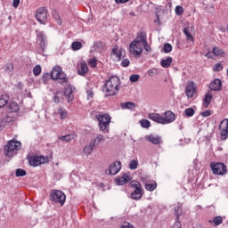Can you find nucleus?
I'll return each instance as SVG.
<instances>
[{
    "label": "nucleus",
    "instance_id": "nucleus-49",
    "mask_svg": "<svg viewBox=\"0 0 228 228\" xmlns=\"http://www.w3.org/2000/svg\"><path fill=\"white\" fill-rule=\"evenodd\" d=\"M93 140H96V145H98L99 142H104V140H106V138L104 137V135L100 134L95 139H93Z\"/></svg>",
    "mask_w": 228,
    "mask_h": 228
},
{
    "label": "nucleus",
    "instance_id": "nucleus-40",
    "mask_svg": "<svg viewBox=\"0 0 228 228\" xmlns=\"http://www.w3.org/2000/svg\"><path fill=\"white\" fill-rule=\"evenodd\" d=\"M4 72H7L10 74L13 70V64L12 63H7L4 66Z\"/></svg>",
    "mask_w": 228,
    "mask_h": 228
},
{
    "label": "nucleus",
    "instance_id": "nucleus-12",
    "mask_svg": "<svg viewBox=\"0 0 228 228\" xmlns=\"http://www.w3.org/2000/svg\"><path fill=\"white\" fill-rule=\"evenodd\" d=\"M111 54H112V58L116 61H120V60H122V58H124L126 56V50H124V48L118 49V46H115L112 49Z\"/></svg>",
    "mask_w": 228,
    "mask_h": 228
},
{
    "label": "nucleus",
    "instance_id": "nucleus-19",
    "mask_svg": "<svg viewBox=\"0 0 228 228\" xmlns=\"http://www.w3.org/2000/svg\"><path fill=\"white\" fill-rule=\"evenodd\" d=\"M96 145L97 140H92L88 145L84 147V154H86V156H90L94 152V149H95Z\"/></svg>",
    "mask_w": 228,
    "mask_h": 228
},
{
    "label": "nucleus",
    "instance_id": "nucleus-56",
    "mask_svg": "<svg viewBox=\"0 0 228 228\" xmlns=\"http://www.w3.org/2000/svg\"><path fill=\"white\" fill-rule=\"evenodd\" d=\"M144 47V50L146 51V53H151V45H149V43H146L142 45Z\"/></svg>",
    "mask_w": 228,
    "mask_h": 228
},
{
    "label": "nucleus",
    "instance_id": "nucleus-50",
    "mask_svg": "<svg viewBox=\"0 0 228 228\" xmlns=\"http://www.w3.org/2000/svg\"><path fill=\"white\" fill-rule=\"evenodd\" d=\"M140 79V75H132L130 76L131 83H136Z\"/></svg>",
    "mask_w": 228,
    "mask_h": 228
},
{
    "label": "nucleus",
    "instance_id": "nucleus-61",
    "mask_svg": "<svg viewBox=\"0 0 228 228\" xmlns=\"http://www.w3.org/2000/svg\"><path fill=\"white\" fill-rule=\"evenodd\" d=\"M129 0H115V3H117V4H124V3H127Z\"/></svg>",
    "mask_w": 228,
    "mask_h": 228
},
{
    "label": "nucleus",
    "instance_id": "nucleus-6",
    "mask_svg": "<svg viewBox=\"0 0 228 228\" xmlns=\"http://www.w3.org/2000/svg\"><path fill=\"white\" fill-rule=\"evenodd\" d=\"M210 168L216 175H225L227 174V166L222 162H212Z\"/></svg>",
    "mask_w": 228,
    "mask_h": 228
},
{
    "label": "nucleus",
    "instance_id": "nucleus-10",
    "mask_svg": "<svg viewBox=\"0 0 228 228\" xmlns=\"http://www.w3.org/2000/svg\"><path fill=\"white\" fill-rule=\"evenodd\" d=\"M219 131L221 140H227L228 138V119H223L219 124Z\"/></svg>",
    "mask_w": 228,
    "mask_h": 228
},
{
    "label": "nucleus",
    "instance_id": "nucleus-47",
    "mask_svg": "<svg viewBox=\"0 0 228 228\" xmlns=\"http://www.w3.org/2000/svg\"><path fill=\"white\" fill-rule=\"evenodd\" d=\"M163 51L166 53H172V45L170 44H165L163 46Z\"/></svg>",
    "mask_w": 228,
    "mask_h": 228
},
{
    "label": "nucleus",
    "instance_id": "nucleus-18",
    "mask_svg": "<svg viewBox=\"0 0 228 228\" xmlns=\"http://www.w3.org/2000/svg\"><path fill=\"white\" fill-rule=\"evenodd\" d=\"M74 90L76 88L72 85H69L64 90V95L67 98L68 102L74 101Z\"/></svg>",
    "mask_w": 228,
    "mask_h": 228
},
{
    "label": "nucleus",
    "instance_id": "nucleus-43",
    "mask_svg": "<svg viewBox=\"0 0 228 228\" xmlns=\"http://www.w3.org/2000/svg\"><path fill=\"white\" fill-rule=\"evenodd\" d=\"M15 175L16 177H24V175H26V170L22 168H18L16 169Z\"/></svg>",
    "mask_w": 228,
    "mask_h": 228
},
{
    "label": "nucleus",
    "instance_id": "nucleus-54",
    "mask_svg": "<svg viewBox=\"0 0 228 228\" xmlns=\"http://www.w3.org/2000/svg\"><path fill=\"white\" fill-rule=\"evenodd\" d=\"M205 56H206V58L213 60V58H215L214 56H216V55H215V53H213V50H212V52H208Z\"/></svg>",
    "mask_w": 228,
    "mask_h": 228
},
{
    "label": "nucleus",
    "instance_id": "nucleus-35",
    "mask_svg": "<svg viewBox=\"0 0 228 228\" xmlns=\"http://www.w3.org/2000/svg\"><path fill=\"white\" fill-rule=\"evenodd\" d=\"M8 104V96L2 94L0 96V108H4Z\"/></svg>",
    "mask_w": 228,
    "mask_h": 228
},
{
    "label": "nucleus",
    "instance_id": "nucleus-51",
    "mask_svg": "<svg viewBox=\"0 0 228 228\" xmlns=\"http://www.w3.org/2000/svg\"><path fill=\"white\" fill-rule=\"evenodd\" d=\"M90 67L95 68L97 67V59H91L88 61Z\"/></svg>",
    "mask_w": 228,
    "mask_h": 228
},
{
    "label": "nucleus",
    "instance_id": "nucleus-41",
    "mask_svg": "<svg viewBox=\"0 0 228 228\" xmlns=\"http://www.w3.org/2000/svg\"><path fill=\"white\" fill-rule=\"evenodd\" d=\"M41 72H42V67H40V65H36L33 69L34 76H40Z\"/></svg>",
    "mask_w": 228,
    "mask_h": 228
},
{
    "label": "nucleus",
    "instance_id": "nucleus-53",
    "mask_svg": "<svg viewBox=\"0 0 228 228\" xmlns=\"http://www.w3.org/2000/svg\"><path fill=\"white\" fill-rule=\"evenodd\" d=\"M156 74H158V69H151L148 71V76H151V77L156 76Z\"/></svg>",
    "mask_w": 228,
    "mask_h": 228
},
{
    "label": "nucleus",
    "instance_id": "nucleus-57",
    "mask_svg": "<svg viewBox=\"0 0 228 228\" xmlns=\"http://www.w3.org/2000/svg\"><path fill=\"white\" fill-rule=\"evenodd\" d=\"M19 4H20V0H13L12 1L13 8H19Z\"/></svg>",
    "mask_w": 228,
    "mask_h": 228
},
{
    "label": "nucleus",
    "instance_id": "nucleus-1",
    "mask_svg": "<svg viewBox=\"0 0 228 228\" xmlns=\"http://www.w3.org/2000/svg\"><path fill=\"white\" fill-rule=\"evenodd\" d=\"M103 92L106 97L117 95L120 92V78L117 76H112L103 85Z\"/></svg>",
    "mask_w": 228,
    "mask_h": 228
},
{
    "label": "nucleus",
    "instance_id": "nucleus-7",
    "mask_svg": "<svg viewBox=\"0 0 228 228\" xmlns=\"http://www.w3.org/2000/svg\"><path fill=\"white\" fill-rule=\"evenodd\" d=\"M50 197L53 202H55L56 204H61V206H63V204H65V200H67V196H65V193L58 190L52 191Z\"/></svg>",
    "mask_w": 228,
    "mask_h": 228
},
{
    "label": "nucleus",
    "instance_id": "nucleus-13",
    "mask_svg": "<svg viewBox=\"0 0 228 228\" xmlns=\"http://www.w3.org/2000/svg\"><path fill=\"white\" fill-rule=\"evenodd\" d=\"M28 163L31 167H38V165H44V163H47V159L43 156H34L29 159Z\"/></svg>",
    "mask_w": 228,
    "mask_h": 228
},
{
    "label": "nucleus",
    "instance_id": "nucleus-32",
    "mask_svg": "<svg viewBox=\"0 0 228 228\" xmlns=\"http://www.w3.org/2000/svg\"><path fill=\"white\" fill-rule=\"evenodd\" d=\"M183 35L186 37V40H190L191 42H193V36L191 33H190V28L186 27L183 28Z\"/></svg>",
    "mask_w": 228,
    "mask_h": 228
},
{
    "label": "nucleus",
    "instance_id": "nucleus-4",
    "mask_svg": "<svg viewBox=\"0 0 228 228\" xmlns=\"http://www.w3.org/2000/svg\"><path fill=\"white\" fill-rule=\"evenodd\" d=\"M51 77L52 79L59 80L61 85H64V83H67L68 81L67 75L61 72V68L60 66H56L53 69Z\"/></svg>",
    "mask_w": 228,
    "mask_h": 228
},
{
    "label": "nucleus",
    "instance_id": "nucleus-27",
    "mask_svg": "<svg viewBox=\"0 0 228 228\" xmlns=\"http://www.w3.org/2000/svg\"><path fill=\"white\" fill-rule=\"evenodd\" d=\"M213 54L214 56H225V51H224V49L218 47V46H215L213 49Z\"/></svg>",
    "mask_w": 228,
    "mask_h": 228
},
{
    "label": "nucleus",
    "instance_id": "nucleus-24",
    "mask_svg": "<svg viewBox=\"0 0 228 228\" xmlns=\"http://www.w3.org/2000/svg\"><path fill=\"white\" fill-rule=\"evenodd\" d=\"M129 181H131V176L125 174L121 177L116 179V184L118 186H122L126 184V183H129Z\"/></svg>",
    "mask_w": 228,
    "mask_h": 228
},
{
    "label": "nucleus",
    "instance_id": "nucleus-25",
    "mask_svg": "<svg viewBox=\"0 0 228 228\" xmlns=\"http://www.w3.org/2000/svg\"><path fill=\"white\" fill-rule=\"evenodd\" d=\"M213 100V94H211L210 92H208L204 99H203V106L204 108H208L209 104H211V101Z\"/></svg>",
    "mask_w": 228,
    "mask_h": 228
},
{
    "label": "nucleus",
    "instance_id": "nucleus-5",
    "mask_svg": "<svg viewBox=\"0 0 228 228\" xmlns=\"http://www.w3.org/2000/svg\"><path fill=\"white\" fill-rule=\"evenodd\" d=\"M37 40L39 45L37 53L44 54V53H45V47H47V36L42 31H37Z\"/></svg>",
    "mask_w": 228,
    "mask_h": 228
},
{
    "label": "nucleus",
    "instance_id": "nucleus-37",
    "mask_svg": "<svg viewBox=\"0 0 228 228\" xmlns=\"http://www.w3.org/2000/svg\"><path fill=\"white\" fill-rule=\"evenodd\" d=\"M58 115H60V118L63 120V118H67V110L63 107H59Z\"/></svg>",
    "mask_w": 228,
    "mask_h": 228
},
{
    "label": "nucleus",
    "instance_id": "nucleus-26",
    "mask_svg": "<svg viewBox=\"0 0 228 228\" xmlns=\"http://www.w3.org/2000/svg\"><path fill=\"white\" fill-rule=\"evenodd\" d=\"M88 72V66L86 64V62H81L80 67L78 68L77 73L80 76H85Z\"/></svg>",
    "mask_w": 228,
    "mask_h": 228
},
{
    "label": "nucleus",
    "instance_id": "nucleus-9",
    "mask_svg": "<svg viewBox=\"0 0 228 228\" xmlns=\"http://www.w3.org/2000/svg\"><path fill=\"white\" fill-rule=\"evenodd\" d=\"M195 94H197V85L194 82H189L185 88L187 99H193Z\"/></svg>",
    "mask_w": 228,
    "mask_h": 228
},
{
    "label": "nucleus",
    "instance_id": "nucleus-42",
    "mask_svg": "<svg viewBox=\"0 0 228 228\" xmlns=\"http://www.w3.org/2000/svg\"><path fill=\"white\" fill-rule=\"evenodd\" d=\"M186 117H193L195 115V110L193 108H188L184 110Z\"/></svg>",
    "mask_w": 228,
    "mask_h": 228
},
{
    "label": "nucleus",
    "instance_id": "nucleus-45",
    "mask_svg": "<svg viewBox=\"0 0 228 228\" xmlns=\"http://www.w3.org/2000/svg\"><path fill=\"white\" fill-rule=\"evenodd\" d=\"M141 126L144 129H148V127H151V121H149L147 119H142V120H141Z\"/></svg>",
    "mask_w": 228,
    "mask_h": 228
},
{
    "label": "nucleus",
    "instance_id": "nucleus-8",
    "mask_svg": "<svg viewBox=\"0 0 228 228\" xmlns=\"http://www.w3.org/2000/svg\"><path fill=\"white\" fill-rule=\"evenodd\" d=\"M130 184L132 188H134V191L131 193V199L133 200H140L143 195L142 184L139 182H131Z\"/></svg>",
    "mask_w": 228,
    "mask_h": 228
},
{
    "label": "nucleus",
    "instance_id": "nucleus-38",
    "mask_svg": "<svg viewBox=\"0 0 228 228\" xmlns=\"http://www.w3.org/2000/svg\"><path fill=\"white\" fill-rule=\"evenodd\" d=\"M81 47H83V45L79 41L73 42L71 44V48L73 51H79V49H81Z\"/></svg>",
    "mask_w": 228,
    "mask_h": 228
},
{
    "label": "nucleus",
    "instance_id": "nucleus-63",
    "mask_svg": "<svg viewBox=\"0 0 228 228\" xmlns=\"http://www.w3.org/2000/svg\"><path fill=\"white\" fill-rule=\"evenodd\" d=\"M98 44H101V43H95V44H94V47H95V45H97Z\"/></svg>",
    "mask_w": 228,
    "mask_h": 228
},
{
    "label": "nucleus",
    "instance_id": "nucleus-34",
    "mask_svg": "<svg viewBox=\"0 0 228 228\" xmlns=\"http://www.w3.org/2000/svg\"><path fill=\"white\" fill-rule=\"evenodd\" d=\"M19 110V104L15 102H12L9 104V111L11 113H15Z\"/></svg>",
    "mask_w": 228,
    "mask_h": 228
},
{
    "label": "nucleus",
    "instance_id": "nucleus-16",
    "mask_svg": "<svg viewBox=\"0 0 228 228\" xmlns=\"http://www.w3.org/2000/svg\"><path fill=\"white\" fill-rule=\"evenodd\" d=\"M129 51L131 54L135 57L140 56L142 54V45H138L137 43L132 42L129 45Z\"/></svg>",
    "mask_w": 228,
    "mask_h": 228
},
{
    "label": "nucleus",
    "instance_id": "nucleus-3",
    "mask_svg": "<svg viewBox=\"0 0 228 228\" xmlns=\"http://www.w3.org/2000/svg\"><path fill=\"white\" fill-rule=\"evenodd\" d=\"M22 143L20 142L11 140L4 148V155L8 156V158H12V156L17 154L18 151H20Z\"/></svg>",
    "mask_w": 228,
    "mask_h": 228
},
{
    "label": "nucleus",
    "instance_id": "nucleus-60",
    "mask_svg": "<svg viewBox=\"0 0 228 228\" xmlns=\"http://www.w3.org/2000/svg\"><path fill=\"white\" fill-rule=\"evenodd\" d=\"M87 99H93L94 98V92L92 90H87Z\"/></svg>",
    "mask_w": 228,
    "mask_h": 228
},
{
    "label": "nucleus",
    "instance_id": "nucleus-2",
    "mask_svg": "<svg viewBox=\"0 0 228 228\" xmlns=\"http://www.w3.org/2000/svg\"><path fill=\"white\" fill-rule=\"evenodd\" d=\"M95 118L98 120L100 131H102V133H108L110 131L111 116L108 113L101 112L95 116Z\"/></svg>",
    "mask_w": 228,
    "mask_h": 228
},
{
    "label": "nucleus",
    "instance_id": "nucleus-14",
    "mask_svg": "<svg viewBox=\"0 0 228 228\" xmlns=\"http://www.w3.org/2000/svg\"><path fill=\"white\" fill-rule=\"evenodd\" d=\"M149 179H150V177L148 175H144V176L141 177V180L142 181L147 191H154V190H156V188H158V183L156 182L150 183Z\"/></svg>",
    "mask_w": 228,
    "mask_h": 228
},
{
    "label": "nucleus",
    "instance_id": "nucleus-52",
    "mask_svg": "<svg viewBox=\"0 0 228 228\" xmlns=\"http://www.w3.org/2000/svg\"><path fill=\"white\" fill-rule=\"evenodd\" d=\"M213 114V111L211 110H205V111H202L200 113L201 117H211V115Z\"/></svg>",
    "mask_w": 228,
    "mask_h": 228
},
{
    "label": "nucleus",
    "instance_id": "nucleus-31",
    "mask_svg": "<svg viewBox=\"0 0 228 228\" xmlns=\"http://www.w3.org/2000/svg\"><path fill=\"white\" fill-rule=\"evenodd\" d=\"M63 101V94L57 92L53 96V102L60 104Z\"/></svg>",
    "mask_w": 228,
    "mask_h": 228
},
{
    "label": "nucleus",
    "instance_id": "nucleus-62",
    "mask_svg": "<svg viewBox=\"0 0 228 228\" xmlns=\"http://www.w3.org/2000/svg\"><path fill=\"white\" fill-rule=\"evenodd\" d=\"M57 24H61V19H56Z\"/></svg>",
    "mask_w": 228,
    "mask_h": 228
},
{
    "label": "nucleus",
    "instance_id": "nucleus-33",
    "mask_svg": "<svg viewBox=\"0 0 228 228\" xmlns=\"http://www.w3.org/2000/svg\"><path fill=\"white\" fill-rule=\"evenodd\" d=\"M3 118L5 126H8V124H13V122H15V118L10 115H5Z\"/></svg>",
    "mask_w": 228,
    "mask_h": 228
},
{
    "label": "nucleus",
    "instance_id": "nucleus-59",
    "mask_svg": "<svg viewBox=\"0 0 228 228\" xmlns=\"http://www.w3.org/2000/svg\"><path fill=\"white\" fill-rule=\"evenodd\" d=\"M172 228H181V222L179 221V219H176Z\"/></svg>",
    "mask_w": 228,
    "mask_h": 228
},
{
    "label": "nucleus",
    "instance_id": "nucleus-46",
    "mask_svg": "<svg viewBox=\"0 0 228 228\" xmlns=\"http://www.w3.org/2000/svg\"><path fill=\"white\" fill-rule=\"evenodd\" d=\"M214 72H220V70H224V65L222 63H216L213 67Z\"/></svg>",
    "mask_w": 228,
    "mask_h": 228
},
{
    "label": "nucleus",
    "instance_id": "nucleus-20",
    "mask_svg": "<svg viewBox=\"0 0 228 228\" xmlns=\"http://www.w3.org/2000/svg\"><path fill=\"white\" fill-rule=\"evenodd\" d=\"M133 42L139 45H142L147 43V34H145V32H140Z\"/></svg>",
    "mask_w": 228,
    "mask_h": 228
},
{
    "label": "nucleus",
    "instance_id": "nucleus-30",
    "mask_svg": "<svg viewBox=\"0 0 228 228\" xmlns=\"http://www.w3.org/2000/svg\"><path fill=\"white\" fill-rule=\"evenodd\" d=\"M135 107H136V104L131 102H126L121 105V108L123 110H134Z\"/></svg>",
    "mask_w": 228,
    "mask_h": 228
},
{
    "label": "nucleus",
    "instance_id": "nucleus-23",
    "mask_svg": "<svg viewBox=\"0 0 228 228\" xmlns=\"http://www.w3.org/2000/svg\"><path fill=\"white\" fill-rule=\"evenodd\" d=\"M148 118L150 120H152L153 122H157V124H162L163 125V116L158 114V113H150L148 115Z\"/></svg>",
    "mask_w": 228,
    "mask_h": 228
},
{
    "label": "nucleus",
    "instance_id": "nucleus-28",
    "mask_svg": "<svg viewBox=\"0 0 228 228\" xmlns=\"http://www.w3.org/2000/svg\"><path fill=\"white\" fill-rule=\"evenodd\" d=\"M160 65L161 67H163V69H168V67L172 65V57H167L166 59H163L160 61Z\"/></svg>",
    "mask_w": 228,
    "mask_h": 228
},
{
    "label": "nucleus",
    "instance_id": "nucleus-15",
    "mask_svg": "<svg viewBox=\"0 0 228 228\" xmlns=\"http://www.w3.org/2000/svg\"><path fill=\"white\" fill-rule=\"evenodd\" d=\"M122 170V164L120 161H115L113 164H110L109 167V173L110 175H117Z\"/></svg>",
    "mask_w": 228,
    "mask_h": 228
},
{
    "label": "nucleus",
    "instance_id": "nucleus-48",
    "mask_svg": "<svg viewBox=\"0 0 228 228\" xmlns=\"http://www.w3.org/2000/svg\"><path fill=\"white\" fill-rule=\"evenodd\" d=\"M175 12L176 15H181L182 13L184 12V9L183 8V6L178 5L175 7Z\"/></svg>",
    "mask_w": 228,
    "mask_h": 228
},
{
    "label": "nucleus",
    "instance_id": "nucleus-29",
    "mask_svg": "<svg viewBox=\"0 0 228 228\" xmlns=\"http://www.w3.org/2000/svg\"><path fill=\"white\" fill-rule=\"evenodd\" d=\"M209 224H213L216 225V226H218V225H222L223 222H224V219L222 218L221 216H217L216 217L213 218V220H208Z\"/></svg>",
    "mask_w": 228,
    "mask_h": 228
},
{
    "label": "nucleus",
    "instance_id": "nucleus-58",
    "mask_svg": "<svg viewBox=\"0 0 228 228\" xmlns=\"http://www.w3.org/2000/svg\"><path fill=\"white\" fill-rule=\"evenodd\" d=\"M4 127H6L4 118H0V131H3Z\"/></svg>",
    "mask_w": 228,
    "mask_h": 228
},
{
    "label": "nucleus",
    "instance_id": "nucleus-21",
    "mask_svg": "<svg viewBox=\"0 0 228 228\" xmlns=\"http://www.w3.org/2000/svg\"><path fill=\"white\" fill-rule=\"evenodd\" d=\"M145 140L151 143H153V145L161 144V137L159 135L150 134L145 137Z\"/></svg>",
    "mask_w": 228,
    "mask_h": 228
},
{
    "label": "nucleus",
    "instance_id": "nucleus-44",
    "mask_svg": "<svg viewBox=\"0 0 228 228\" xmlns=\"http://www.w3.org/2000/svg\"><path fill=\"white\" fill-rule=\"evenodd\" d=\"M175 213L176 215V220H179V216H181V213H183V207L181 206L175 207Z\"/></svg>",
    "mask_w": 228,
    "mask_h": 228
},
{
    "label": "nucleus",
    "instance_id": "nucleus-55",
    "mask_svg": "<svg viewBox=\"0 0 228 228\" xmlns=\"http://www.w3.org/2000/svg\"><path fill=\"white\" fill-rule=\"evenodd\" d=\"M129 63H130V61H128V59H124V60L121 61L122 67H129Z\"/></svg>",
    "mask_w": 228,
    "mask_h": 228
},
{
    "label": "nucleus",
    "instance_id": "nucleus-36",
    "mask_svg": "<svg viewBox=\"0 0 228 228\" xmlns=\"http://www.w3.org/2000/svg\"><path fill=\"white\" fill-rule=\"evenodd\" d=\"M58 140H61V142H72V140H74V134L60 136L58 137Z\"/></svg>",
    "mask_w": 228,
    "mask_h": 228
},
{
    "label": "nucleus",
    "instance_id": "nucleus-11",
    "mask_svg": "<svg viewBox=\"0 0 228 228\" xmlns=\"http://www.w3.org/2000/svg\"><path fill=\"white\" fill-rule=\"evenodd\" d=\"M36 19L40 24H45L47 21V10L44 7L39 8L36 13Z\"/></svg>",
    "mask_w": 228,
    "mask_h": 228
},
{
    "label": "nucleus",
    "instance_id": "nucleus-17",
    "mask_svg": "<svg viewBox=\"0 0 228 228\" xmlns=\"http://www.w3.org/2000/svg\"><path fill=\"white\" fill-rule=\"evenodd\" d=\"M174 120H175V114H174L170 110L166 111L164 113V116H162V122L164 126H166L167 124H172Z\"/></svg>",
    "mask_w": 228,
    "mask_h": 228
},
{
    "label": "nucleus",
    "instance_id": "nucleus-39",
    "mask_svg": "<svg viewBox=\"0 0 228 228\" xmlns=\"http://www.w3.org/2000/svg\"><path fill=\"white\" fill-rule=\"evenodd\" d=\"M130 170H136L138 168V160L133 159L129 163Z\"/></svg>",
    "mask_w": 228,
    "mask_h": 228
},
{
    "label": "nucleus",
    "instance_id": "nucleus-22",
    "mask_svg": "<svg viewBox=\"0 0 228 228\" xmlns=\"http://www.w3.org/2000/svg\"><path fill=\"white\" fill-rule=\"evenodd\" d=\"M209 88L214 92H220V90H222V81L218 78L215 79L212 83H210Z\"/></svg>",
    "mask_w": 228,
    "mask_h": 228
}]
</instances>
